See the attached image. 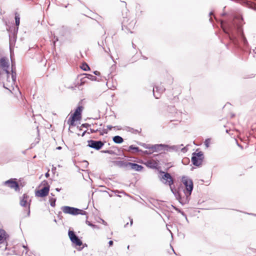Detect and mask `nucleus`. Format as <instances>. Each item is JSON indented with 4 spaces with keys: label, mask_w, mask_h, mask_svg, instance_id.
Wrapping results in <instances>:
<instances>
[{
    "label": "nucleus",
    "mask_w": 256,
    "mask_h": 256,
    "mask_svg": "<svg viewBox=\"0 0 256 256\" xmlns=\"http://www.w3.org/2000/svg\"><path fill=\"white\" fill-rule=\"evenodd\" d=\"M214 18L216 21L220 22V26L224 32L233 43L236 44L238 42V36H240L244 44H248V41L244 34L243 30L240 24L243 20L242 17H233L227 21L218 19V17Z\"/></svg>",
    "instance_id": "nucleus-1"
},
{
    "label": "nucleus",
    "mask_w": 256,
    "mask_h": 256,
    "mask_svg": "<svg viewBox=\"0 0 256 256\" xmlns=\"http://www.w3.org/2000/svg\"><path fill=\"white\" fill-rule=\"evenodd\" d=\"M12 60V67L10 70V62L7 58L2 57L0 58V66L2 70H0V82L3 84L5 88L12 92L14 90L16 74V68L14 62Z\"/></svg>",
    "instance_id": "nucleus-2"
},
{
    "label": "nucleus",
    "mask_w": 256,
    "mask_h": 256,
    "mask_svg": "<svg viewBox=\"0 0 256 256\" xmlns=\"http://www.w3.org/2000/svg\"><path fill=\"white\" fill-rule=\"evenodd\" d=\"M124 19L122 22V30H126V32L132 33V30L134 29L136 20L134 17H123Z\"/></svg>",
    "instance_id": "nucleus-3"
},
{
    "label": "nucleus",
    "mask_w": 256,
    "mask_h": 256,
    "mask_svg": "<svg viewBox=\"0 0 256 256\" xmlns=\"http://www.w3.org/2000/svg\"><path fill=\"white\" fill-rule=\"evenodd\" d=\"M83 107L81 106H78L76 110L70 116L68 120V124L70 127L75 126L74 122L78 120L81 118V114Z\"/></svg>",
    "instance_id": "nucleus-4"
},
{
    "label": "nucleus",
    "mask_w": 256,
    "mask_h": 256,
    "mask_svg": "<svg viewBox=\"0 0 256 256\" xmlns=\"http://www.w3.org/2000/svg\"><path fill=\"white\" fill-rule=\"evenodd\" d=\"M62 210L65 214H70L73 216L78 214L86 215V212L82 210L69 206H64L62 207Z\"/></svg>",
    "instance_id": "nucleus-5"
},
{
    "label": "nucleus",
    "mask_w": 256,
    "mask_h": 256,
    "mask_svg": "<svg viewBox=\"0 0 256 256\" xmlns=\"http://www.w3.org/2000/svg\"><path fill=\"white\" fill-rule=\"evenodd\" d=\"M29 200V196L27 194H24L20 198V205L26 208V210L27 212L26 216H28L30 215V204L31 200H30V202H28Z\"/></svg>",
    "instance_id": "nucleus-6"
},
{
    "label": "nucleus",
    "mask_w": 256,
    "mask_h": 256,
    "mask_svg": "<svg viewBox=\"0 0 256 256\" xmlns=\"http://www.w3.org/2000/svg\"><path fill=\"white\" fill-rule=\"evenodd\" d=\"M182 182L186 187V190L184 191L188 192L189 194H191L194 188L192 180L188 176H184L182 178Z\"/></svg>",
    "instance_id": "nucleus-7"
},
{
    "label": "nucleus",
    "mask_w": 256,
    "mask_h": 256,
    "mask_svg": "<svg viewBox=\"0 0 256 256\" xmlns=\"http://www.w3.org/2000/svg\"><path fill=\"white\" fill-rule=\"evenodd\" d=\"M203 155V152L201 151L194 152L192 158V164L197 166H200L204 159Z\"/></svg>",
    "instance_id": "nucleus-8"
},
{
    "label": "nucleus",
    "mask_w": 256,
    "mask_h": 256,
    "mask_svg": "<svg viewBox=\"0 0 256 256\" xmlns=\"http://www.w3.org/2000/svg\"><path fill=\"white\" fill-rule=\"evenodd\" d=\"M190 195L185 191H184L182 193L178 192L175 194L176 199L182 205L186 204L189 202Z\"/></svg>",
    "instance_id": "nucleus-9"
},
{
    "label": "nucleus",
    "mask_w": 256,
    "mask_h": 256,
    "mask_svg": "<svg viewBox=\"0 0 256 256\" xmlns=\"http://www.w3.org/2000/svg\"><path fill=\"white\" fill-rule=\"evenodd\" d=\"M162 173L164 174V175L162 176V182L164 184L168 185L172 193L174 194L173 190V188H172V185L174 184V180L170 174L168 172H162Z\"/></svg>",
    "instance_id": "nucleus-10"
},
{
    "label": "nucleus",
    "mask_w": 256,
    "mask_h": 256,
    "mask_svg": "<svg viewBox=\"0 0 256 256\" xmlns=\"http://www.w3.org/2000/svg\"><path fill=\"white\" fill-rule=\"evenodd\" d=\"M68 235L72 242L76 246H80L82 244V241L76 234L74 231L69 230Z\"/></svg>",
    "instance_id": "nucleus-11"
},
{
    "label": "nucleus",
    "mask_w": 256,
    "mask_h": 256,
    "mask_svg": "<svg viewBox=\"0 0 256 256\" xmlns=\"http://www.w3.org/2000/svg\"><path fill=\"white\" fill-rule=\"evenodd\" d=\"M88 146L96 150H100L104 145V142L101 140H89L88 141Z\"/></svg>",
    "instance_id": "nucleus-12"
},
{
    "label": "nucleus",
    "mask_w": 256,
    "mask_h": 256,
    "mask_svg": "<svg viewBox=\"0 0 256 256\" xmlns=\"http://www.w3.org/2000/svg\"><path fill=\"white\" fill-rule=\"evenodd\" d=\"M165 90V88L161 84L153 88V94L156 98H158L160 94Z\"/></svg>",
    "instance_id": "nucleus-13"
},
{
    "label": "nucleus",
    "mask_w": 256,
    "mask_h": 256,
    "mask_svg": "<svg viewBox=\"0 0 256 256\" xmlns=\"http://www.w3.org/2000/svg\"><path fill=\"white\" fill-rule=\"evenodd\" d=\"M166 148H168L166 144H152L151 150L154 152H160L161 151H166Z\"/></svg>",
    "instance_id": "nucleus-14"
},
{
    "label": "nucleus",
    "mask_w": 256,
    "mask_h": 256,
    "mask_svg": "<svg viewBox=\"0 0 256 256\" xmlns=\"http://www.w3.org/2000/svg\"><path fill=\"white\" fill-rule=\"evenodd\" d=\"M8 238V235L6 234V231L2 229H0V244H5L4 250L6 249L7 246V239Z\"/></svg>",
    "instance_id": "nucleus-15"
},
{
    "label": "nucleus",
    "mask_w": 256,
    "mask_h": 256,
    "mask_svg": "<svg viewBox=\"0 0 256 256\" xmlns=\"http://www.w3.org/2000/svg\"><path fill=\"white\" fill-rule=\"evenodd\" d=\"M49 190H50V186H44L42 189L36 192V196H37L41 197V198L44 197L48 194L49 192Z\"/></svg>",
    "instance_id": "nucleus-16"
},
{
    "label": "nucleus",
    "mask_w": 256,
    "mask_h": 256,
    "mask_svg": "<svg viewBox=\"0 0 256 256\" xmlns=\"http://www.w3.org/2000/svg\"><path fill=\"white\" fill-rule=\"evenodd\" d=\"M4 184L6 185L8 184L9 187L11 188H14L16 191H17L19 190V185L18 184L15 180H14L13 179H10L4 182Z\"/></svg>",
    "instance_id": "nucleus-17"
},
{
    "label": "nucleus",
    "mask_w": 256,
    "mask_h": 256,
    "mask_svg": "<svg viewBox=\"0 0 256 256\" xmlns=\"http://www.w3.org/2000/svg\"><path fill=\"white\" fill-rule=\"evenodd\" d=\"M128 165L129 168L137 172H140L144 168V167L142 165H140L136 163L130 162Z\"/></svg>",
    "instance_id": "nucleus-18"
},
{
    "label": "nucleus",
    "mask_w": 256,
    "mask_h": 256,
    "mask_svg": "<svg viewBox=\"0 0 256 256\" xmlns=\"http://www.w3.org/2000/svg\"><path fill=\"white\" fill-rule=\"evenodd\" d=\"M130 162H126L124 160H118L115 162V164L116 166L120 168H129V165Z\"/></svg>",
    "instance_id": "nucleus-19"
},
{
    "label": "nucleus",
    "mask_w": 256,
    "mask_h": 256,
    "mask_svg": "<svg viewBox=\"0 0 256 256\" xmlns=\"http://www.w3.org/2000/svg\"><path fill=\"white\" fill-rule=\"evenodd\" d=\"M183 144H182L179 146H170L168 144H167L168 148H166V151L168 152L170 150H174V151H178L179 149L180 148L181 146H182Z\"/></svg>",
    "instance_id": "nucleus-20"
},
{
    "label": "nucleus",
    "mask_w": 256,
    "mask_h": 256,
    "mask_svg": "<svg viewBox=\"0 0 256 256\" xmlns=\"http://www.w3.org/2000/svg\"><path fill=\"white\" fill-rule=\"evenodd\" d=\"M66 28L64 26H62L56 30V33L63 36L66 34Z\"/></svg>",
    "instance_id": "nucleus-21"
},
{
    "label": "nucleus",
    "mask_w": 256,
    "mask_h": 256,
    "mask_svg": "<svg viewBox=\"0 0 256 256\" xmlns=\"http://www.w3.org/2000/svg\"><path fill=\"white\" fill-rule=\"evenodd\" d=\"M112 140L116 144H121L124 141L122 138L119 136H114L112 138Z\"/></svg>",
    "instance_id": "nucleus-22"
},
{
    "label": "nucleus",
    "mask_w": 256,
    "mask_h": 256,
    "mask_svg": "<svg viewBox=\"0 0 256 256\" xmlns=\"http://www.w3.org/2000/svg\"><path fill=\"white\" fill-rule=\"evenodd\" d=\"M84 75L86 76H85L86 78L90 80H92V81L98 80L96 77L94 76H93L90 74H84Z\"/></svg>",
    "instance_id": "nucleus-23"
},
{
    "label": "nucleus",
    "mask_w": 256,
    "mask_h": 256,
    "mask_svg": "<svg viewBox=\"0 0 256 256\" xmlns=\"http://www.w3.org/2000/svg\"><path fill=\"white\" fill-rule=\"evenodd\" d=\"M14 18H15L16 25V26H17V27L14 30V32H17L18 31V26H19L20 22V17H14Z\"/></svg>",
    "instance_id": "nucleus-24"
},
{
    "label": "nucleus",
    "mask_w": 256,
    "mask_h": 256,
    "mask_svg": "<svg viewBox=\"0 0 256 256\" xmlns=\"http://www.w3.org/2000/svg\"><path fill=\"white\" fill-rule=\"evenodd\" d=\"M80 68L84 71H88L90 70L88 65L86 62L83 63L82 64V66H80Z\"/></svg>",
    "instance_id": "nucleus-25"
},
{
    "label": "nucleus",
    "mask_w": 256,
    "mask_h": 256,
    "mask_svg": "<svg viewBox=\"0 0 256 256\" xmlns=\"http://www.w3.org/2000/svg\"><path fill=\"white\" fill-rule=\"evenodd\" d=\"M128 150H134L136 152H142V150H140L138 147L135 146L133 145H131L129 146Z\"/></svg>",
    "instance_id": "nucleus-26"
},
{
    "label": "nucleus",
    "mask_w": 256,
    "mask_h": 256,
    "mask_svg": "<svg viewBox=\"0 0 256 256\" xmlns=\"http://www.w3.org/2000/svg\"><path fill=\"white\" fill-rule=\"evenodd\" d=\"M49 202H50V205L52 207H54L56 206V198H50L49 199Z\"/></svg>",
    "instance_id": "nucleus-27"
},
{
    "label": "nucleus",
    "mask_w": 256,
    "mask_h": 256,
    "mask_svg": "<svg viewBox=\"0 0 256 256\" xmlns=\"http://www.w3.org/2000/svg\"><path fill=\"white\" fill-rule=\"evenodd\" d=\"M140 145L145 148L151 150L152 144L144 143L140 144Z\"/></svg>",
    "instance_id": "nucleus-28"
},
{
    "label": "nucleus",
    "mask_w": 256,
    "mask_h": 256,
    "mask_svg": "<svg viewBox=\"0 0 256 256\" xmlns=\"http://www.w3.org/2000/svg\"><path fill=\"white\" fill-rule=\"evenodd\" d=\"M101 152L102 153L108 154H114V152L112 150H102Z\"/></svg>",
    "instance_id": "nucleus-29"
},
{
    "label": "nucleus",
    "mask_w": 256,
    "mask_h": 256,
    "mask_svg": "<svg viewBox=\"0 0 256 256\" xmlns=\"http://www.w3.org/2000/svg\"><path fill=\"white\" fill-rule=\"evenodd\" d=\"M156 164L152 162H148L147 166L151 168H156Z\"/></svg>",
    "instance_id": "nucleus-30"
},
{
    "label": "nucleus",
    "mask_w": 256,
    "mask_h": 256,
    "mask_svg": "<svg viewBox=\"0 0 256 256\" xmlns=\"http://www.w3.org/2000/svg\"><path fill=\"white\" fill-rule=\"evenodd\" d=\"M210 139L207 138L205 140L204 144L206 148H208L210 146Z\"/></svg>",
    "instance_id": "nucleus-31"
},
{
    "label": "nucleus",
    "mask_w": 256,
    "mask_h": 256,
    "mask_svg": "<svg viewBox=\"0 0 256 256\" xmlns=\"http://www.w3.org/2000/svg\"><path fill=\"white\" fill-rule=\"evenodd\" d=\"M144 154H152V153H153V152L152 151H148V150H144V151H142V152Z\"/></svg>",
    "instance_id": "nucleus-32"
},
{
    "label": "nucleus",
    "mask_w": 256,
    "mask_h": 256,
    "mask_svg": "<svg viewBox=\"0 0 256 256\" xmlns=\"http://www.w3.org/2000/svg\"><path fill=\"white\" fill-rule=\"evenodd\" d=\"M82 126L88 128V127L90 126V124H82Z\"/></svg>",
    "instance_id": "nucleus-33"
},
{
    "label": "nucleus",
    "mask_w": 256,
    "mask_h": 256,
    "mask_svg": "<svg viewBox=\"0 0 256 256\" xmlns=\"http://www.w3.org/2000/svg\"><path fill=\"white\" fill-rule=\"evenodd\" d=\"M178 212H180L182 215L186 217V218L187 219L186 214L184 213V212H182L181 210H178Z\"/></svg>",
    "instance_id": "nucleus-34"
},
{
    "label": "nucleus",
    "mask_w": 256,
    "mask_h": 256,
    "mask_svg": "<svg viewBox=\"0 0 256 256\" xmlns=\"http://www.w3.org/2000/svg\"><path fill=\"white\" fill-rule=\"evenodd\" d=\"M98 131V130L96 129V130H94V129H92V128H90V132L91 133H94V132H96Z\"/></svg>",
    "instance_id": "nucleus-35"
},
{
    "label": "nucleus",
    "mask_w": 256,
    "mask_h": 256,
    "mask_svg": "<svg viewBox=\"0 0 256 256\" xmlns=\"http://www.w3.org/2000/svg\"><path fill=\"white\" fill-rule=\"evenodd\" d=\"M94 74L96 76H99L100 74V72L98 71H94Z\"/></svg>",
    "instance_id": "nucleus-36"
},
{
    "label": "nucleus",
    "mask_w": 256,
    "mask_h": 256,
    "mask_svg": "<svg viewBox=\"0 0 256 256\" xmlns=\"http://www.w3.org/2000/svg\"><path fill=\"white\" fill-rule=\"evenodd\" d=\"M106 127H107V128H108V130H111L112 129V128H113V126H110V125H108V126H106Z\"/></svg>",
    "instance_id": "nucleus-37"
},
{
    "label": "nucleus",
    "mask_w": 256,
    "mask_h": 256,
    "mask_svg": "<svg viewBox=\"0 0 256 256\" xmlns=\"http://www.w3.org/2000/svg\"><path fill=\"white\" fill-rule=\"evenodd\" d=\"M86 223L88 225H89V226H94V224H92L91 223H90V222L88 221V220H86Z\"/></svg>",
    "instance_id": "nucleus-38"
},
{
    "label": "nucleus",
    "mask_w": 256,
    "mask_h": 256,
    "mask_svg": "<svg viewBox=\"0 0 256 256\" xmlns=\"http://www.w3.org/2000/svg\"><path fill=\"white\" fill-rule=\"evenodd\" d=\"M108 244L110 246H112L113 244V241L112 240H110L108 242Z\"/></svg>",
    "instance_id": "nucleus-39"
},
{
    "label": "nucleus",
    "mask_w": 256,
    "mask_h": 256,
    "mask_svg": "<svg viewBox=\"0 0 256 256\" xmlns=\"http://www.w3.org/2000/svg\"><path fill=\"white\" fill-rule=\"evenodd\" d=\"M54 38L55 39V40L54 41V44H55L56 41H58V37H56L55 36H54Z\"/></svg>",
    "instance_id": "nucleus-40"
},
{
    "label": "nucleus",
    "mask_w": 256,
    "mask_h": 256,
    "mask_svg": "<svg viewBox=\"0 0 256 256\" xmlns=\"http://www.w3.org/2000/svg\"><path fill=\"white\" fill-rule=\"evenodd\" d=\"M102 131L104 134H107L108 132V130L106 129H104Z\"/></svg>",
    "instance_id": "nucleus-41"
},
{
    "label": "nucleus",
    "mask_w": 256,
    "mask_h": 256,
    "mask_svg": "<svg viewBox=\"0 0 256 256\" xmlns=\"http://www.w3.org/2000/svg\"><path fill=\"white\" fill-rule=\"evenodd\" d=\"M49 176H50V174H49L48 172H47L45 174V176L46 178H48Z\"/></svg>",
    "instance_id": "nucleus-42"
},
{
    "label": "nucleus",
    "mask_w": 256,
    "mask_h": 256,
    "mask_svg": "<svg viewBox=\"0 0 256 256\" xmlns=\"http://www.w3.org/2000/svg\"><path fill=\"white\" fill-rule=\"evenodd\" d=\"M172 206V207L174 208V209H175V210H176V211H178V210H180V209H178V208H176V207H175V206Z\"/></svg>",
    "instance_id": "nucleus-43"
},
{
    "label": "nucleus",
    "mask_w": 256,
    "mask_h": 256,
    "mask_svg": "<svg viewBox=\"0 0 256 256\" xmlns=\"http://www.w3.org/2000/svg\"><path fill=\"white\" fill-rule=\"evenodd\" d=\"M84 246H87V244H84V246L82 248H81L79 249V250H82Z\"/></svg>",
    "instance_id": "nucleus-44"
},
{
    "label": "nucleus",
    "mask_w": 256,
    "mask_h": 256,
    "mask_svg": "<svg viewBox=\"0 0 256 256\" xmlns=\"http://www.w3.org/2000/svg\"><path fill=\"white\" fill-rule=\"evenodd\" d=\"M56 148V150H60L62 149V147L59 146H58Z\"/></svg>",
    "instance_id": "nucleus-45"
},
{
    "label": "nucleus",
    "mask_w": 256,
    "mask_h": 256,
    "mask_svg": "<svg viewBox=\"0 0 256 256\" xmlns=\"http://www.w3.org/2000/svg\"><path fill=\"white\" fill-rule=\"evenodd\" d=\"M60 190H61V189H60V188H56V192H59Z\"/></svg>",
    "instance_id": "nucleus-46"
},
{
    "label": "nucleus",
    "mask_w": 256,
    "mask_h": 256,
    "mask_svg": "<svg viewBox=\"0 0 256 256\" xmlns=\"http://www.w3.org/2000/svg\"><path fill=\"white\" fill-rule=\"evenodd\" d=\"M132 47H133V48H136V44H134V43H132Z\"/></svg>",
    "instance_id": "nucleus-47"
},
{
    "label": "nucleus",
    "mask_w": 256,
    "mask_h": 256,
    "mask_svg": "<svg viewBox=\"0 0 256 256\" xmlns=\"http://www.w3.org/2000/svg\"><path fill=\"white\" fill-rule=\"evenodd\" d=\"M84 162L86 163V166H88V162L86 160H84Z\"/></svg>",
    "instance_id": "nucleus-48"
},
{
    "label": "nucleus",
    "mask_w": 256,
    "mask_h": 256,
    "mask_svg": "<svg viewBox=\"0 0 256 256\" xmlns=\"http://www.w3.org/2000/svg\"><path fill=\"white\" fill-rule=\"evenodd\" d=\"M23 248H26V250L28 248V246H24V245H23Z\"/></svg>",
    "instance_id": "nucleus-49"
},
{
    "label": "nucleus",
    "mask_w": 256,
    "mask_h": 256,
    "mask_svg": "<svg viewBox=\"0 0 256 256\" xmlns=\"http://www.w3.org/2000/svg\"><path fill=\"white\" fill-rule=\"evenodd\" d=\"M56 170V167H53V168H52V171H53V170Z\"/></svg>",
    "instance_id": "nucleus-50"
},
{
    "label": "nucleus",
    "mask_w": 256,
    "mask_h": 256,
    "mask_svg": "<svg viewBox=\"0 0 256 256\" xmlns=\"http://www.w3.org/2000/svg\"><path fill=\"white\" fill-rule=\"evenodd\" d=\"M108 51H110V48H108V50H105V52H108Z\"/></svg>",
    "instance_id": "nucleus-51"
},
{
    "label": "nucleus",
    "mask_w": 256,
    "mask_h": 256,
    "mask_svg": "<svg viewBox=\"0 0 256 256\" xmlns=\"http://www.w3.org/2000/svg\"><path fill=\"white\" fill-rule=\"evenodd\" d=\"M108 51H110V48H108V50H105V52H108Z\"/></svg>",
    "instance_id": "nucleus-52"
},
{
    "label": "nucleus",
    "mask_w": 256,
    "mask_h": 256,
    "mask_svg": "<svg viewBox=\"0 0 256 256\" xmlns=\"http://www.w3.org/2000/svg\"><path fill=\"white\" fill-rule=\"evenodd\" d=\"M108 51H110V48H108V50H105V52H108Z\"/></svg>",
    "instance_id": "nucleus-53"
},
{
    "label": "nucleus",
    "mask_w": 256,
    "mask_h": 256,
    "mask_svg": "<svg viewBox=\"0 0 256 256\" xmlns=\"http://www.w3.org/2000/svg\"><path fill=\"white\" fill-rule=\"evenodd\" d=\"M132 220L131 219L130 220V226H132Z\"/></svg>",
    "instance_id": "nucleus-54"
},
{
    "label": "nucleus",
    "mask_w": 256,
    "mask_h": 256,
    "mask_svg": "<svg viewBox=\"0 0 256 256\" xmlns=\"http://www.w3.org/2000/svg\"><path fill=\"white\" fill-rule=\"evenodd\" d=\"M43 182H44V183H46V184H48L47 182H46V180H44V181Z\"/></svg>",
    "instance_id": "nucleus-55"
},
{
    "label": "nucleus",
    "mask_w": 256,
    "mask_h": 256,
    "mask_svg": "<svg viewBox=\"0 0 256 256\" xmlns=\"http://www.w3.org/2000/svg\"><path fill=\"white\" fill-rule=\"evenodd\" d=\"M143 58H144V59H145V60L147 59V58H146V57H145V56H143Z\"/></svg>",
    "instance_id": "nucleus-56"
},
{
    "label": "nucleus",
    "mask_w": 256,
    "mask_h": 256,
    "mask_svg": "<svg viewBox=\"0 0 256 256\" xmlns=\"http://www.w3.org/2000/svg\"><path fill=\"white\" fill-rule=\"evenodd\" d=\"M212 19V17H210V20H211Z\"/></svg>",
    "instance_id": "nucleus-57"
},
{
    "label": "nucleus",
    "mask_w": 256,
    "mask_h": 256,
    "mask_svg": "<svg viewBox=\"0 0 256 256\" xmlns=\"http://www.w3.org/2000/svg\"><path fill=\"white\" fill-rule=\"evenodd\" d=\"M184 149V148H182V150L183 151Z\"/></svg>",
    "instance_id": "nucleus-58"
},
{
    "label": "nucleus",
    "mask_w": 256,
    "mask_h": 256,
    "mask_svg": "<svg viewBox=\"0 0 256 256\" xmlns=\"http://www.w3.org/2000/svg\"><path fill=\"white\" fill-rule=\"evenodd\" d=\"M172 251L174 252V254H176L174 251V250L173 248H172Z\"/></svg>",
    "instance_id": "nucleus-59"
},
{
    "label": "nucleus",
    "mask_w": 256,
    "mask_h": 256,
    "mask_svg": "<svg viewBox=\"0 0 256 256\" xmlns=\"http://www.w3.org/2000/svg\"><path fill=\"white\" fill-rule=\"evenodd\" d=\"M128 223H126V224L125 225V226H126V225H128Z\"/></svg>",
    "instance_id": "nucleus-60"
},
{
    "label": "nucleus",
    "mask_w": 256,
    "mask_h": 256,
    "mask_svg": "<svg viewBox=\"0 0 256 256\" xmlns=\"http://www.w3.org/2000/svg\"><path fill=\"white\" fill-rule=\"evenodd\" d=\"M238 146H240V147H241V146H240V144H238Z\"/></svg>",
    "instance_id": "nucleus-61"
},
{
    "label": "nucleus",
    "mask_w": 256,
    "mask_h": 256,
    "mask_svg": "<svg viewBox=\"0 0 256 256\" xmlns=\"http://www.w3.org/2000/svg\"><path fill=\"white\" fill-rule=\"evenodd\" d=\"M102 222H103V223L105 222L104 220H102Z\"/></svg>",
    "instance_id": "nucleus-62"
},
{
    "label": "nucleus",
    "mask_w": 256,
    "mask_h": 256,
    "mask_svg": "<svg viewBox=\"0 0 256 256\" xmlns=\"http://www.w3.org/2000/svg\"><path fill=\"white\" fill-rule=\"evenodd\" d=\"M255 53L256 54V52H255Z\"/></svg>",
    "instance_id": "nucleus-63"
}]
</instances>
